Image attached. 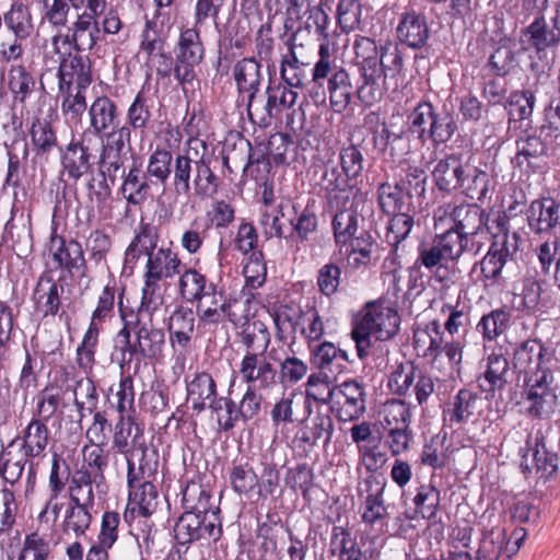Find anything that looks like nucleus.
Masks as SVG:
<instances>
[{"label":"nucleus","mask_w":560,"mask_h":560,"mask_svg":"<svg viewBox=\"0 0 560 560\" xmlns=\"http://www.w3.org/2000/svg\"><path fill=\"white\" fill-rule=\"evenodd\" d=\"M404 175L397 182L405 195L409 198L421 197L427 188V174L420 165H413L409 162L401 163Z\"/></svg>","instance_id":"56"},{"label":"nucleus","mask_w":560,"mask_h":560,"mask_svg":"<svg viewBox=\"0 0 560 560\" xmlns=\"http://www.w3.org/2000/svg\"><path fill=\"white\" fill-rule=\"evenodd\" d=\"M241 343L247 351L266 353L271 336L265 323L261 320H252L245 324L238 334Z\"/></svg>","instance_id":"50"},{"label":"nucleus","mask_w":560,"mask_h":560,"mask_svg":"<svg viewBox=\"0 0 560 560\" xmlns=\"http://www.w3.org/2000/svg\"><path fill=\"white\" fill-rule=\"evenodd\" d=\"M304 46L296 44L295 39L289 43V49L282 56L280 77L291 88H304L311 78L310 60L304 56Z\"/></svg>","instance_id":"22"},{"label":"nucleus","mask_w":560,"mask_h":560,"mask_svg":"<svg viewBox=\"0 0 560 560\" xmlns=\"http://www.w3.org/2000/svg\"><path fill=\"white\" fill-rule=\"evenodd\" d=\"M160 235L155 225L141 221L125 252V262L135 265L142 255L148 257L143 276L162 280L180 273L182 260L171 247L156 249Z\"/></svg>","instance_id":"2"},{"label":"nucleus","mask_w":560,"mask_h":560,"mask_svg":"<svg viewBox=\"0 0 560 560\" xmlns=\"http://www.w3.org/2000/svg\"><path fill=\"white\" fill-rule=\"evenodd\" d=\"M159 460H149L128 466L127 483L129 499L126 512H138L142 517L150 516L156 506L158 491L153 479L158 472ZM125 518L128 520L127 513Z\"/></svg>","instance_id":"4"},{"label":"nucleus","mask_w":560,"mask_h":560,"mask_svg":"<svg viewBox=\"0 0 560 560\" xmlns=\"http://www.w3.org/2000/svg\"><path fill=\"white\" fill-rule=\"evenodd\" d=\"M292 341L287 349L271 348L268 352L270 360L279 362V378L282 384H296L305 377L308 371L306 362L295 355Z\"/></svg>","instance_id":"27"},{"label":"nucleus","mask_w":560,"mask_h":560,"mask_svg":"<svg viewBox=\"0 0 560 560\" xmlns=\"http://www.w3.org/2000/svg\"><path fill=\"white\" fill-rule=\"evenodd\" d=\"M296 325L300 327V332L308 347H312L314 342H318L325 335L324 320L315 307L300 311Z\"/></svg>","instance_id":"60"},{"label":"nucleus","mask_w":560,"mask_h":560,"mask_svg":"<svg viewBox=\"0 0 560 560\" xmlns=\"http://www.w3.org/2000/svg\"><path fill=\"white\" fill-rule=\"evenodd\" d=\"M329 551L330 555L337 556L338 560H366L357 539L342 526L332 528Z\"/></svg>","instance_id":"43"},{"label":"nucleus","mask_w":560,"mask_h":560,"mask_svg":"<svg viewBox=\"0 0 560 560\" xmlns=\"http://www.w3.org/2000/svg\"><path fill=\"white\" fill-rule=\"evenodd\" d=\"M504 539V530L499 532L495 538L493 535L486 536L477 551V559H498L502 552H505L510 558L520 550V545H513L510 540L506 541L504 547H502L501 545L503 544Z\"/></svg>","instance_id":"63"},{"label":"nucleus","mask_w":560,"mask_h":560,"mask_svg":"<svg viewBox=\"0 0 560 560\" xmlns=\"http://www.w3.org/2000/svg\"><path fill=\"white\" fill-rule=\"evenodd\" d=\"M61 96V113L67 122H79L83 113L89 109L86 104V89L62 86L59 89Z\"/></svg>","instance_id":"49"},{"label":"nucleus","mask_w":560,"mask_h":560,"mask_svg":"<svg viewBox=\"0 0 560 560\" xmlns=\"http://www.w3.org/2000/svg\"><path fill=\"white\" fill-rule=\"evenodd\" d=\"M457 244V238L452 236L451 231L438 233L430 244L419 246L416 264L428 270L446 267L450 261L458 259L459 246Z\"/></svg>","instance_id":"16"},{"label":"nucleus","mask_w":560,"mask_h":560,"mask_svg":"<svg viewBox=\"0 0 560 560\" xmlns=\"http://www.w3.org/2000/svg\"><path fill=\"white\" fill-rule=\"evenodd\" d=\"M446 434L443 436L434 435L428 443L424 444L421 452V463L424 466H430L433 469H443L447 466L450 457L447 454L448 447L445 446Z\"/></svg>","instance_id":"61"},{"label":"nucleus","mask_w":560,"mask_h":560,"mask_svg":"<svg viewBox=\"0 0 560 560\" xmlns=\"http://www.w3.org/2000/svg\"><path fill=\"white\" fill-rule=\"evenodd\" d=\"M173 154L166 148H156L149 156L145 173L149 178L165 184L174 167Z\"/></svg>","instance_id":"57"},{"label":"nucleus","mask_w":560,"mask_h":560,"mask_svg":"<svg viewBox=\"0 0 560 560\" xmlns=\"http://www.w3.org/2000/svg\"><path fill=\"white\" fill-rule=\"evenodd\" d=\"M444 332L439 320L434 319L424 326H419L413 330V347L418 353L427 359L436 361L442 354V345L444 343Z\"/></svg>","instance_id":"29"},{"label":"nucleus","mask_w":560,"mask_h":560,"mask_svg":"<svg viewBox=\"0 0 560 560\" xmlns=\"http://www.w3.org/2000/svg\"><path fill=\"white\" fill-rule=\"evenodd\" d=\"M104 445L90 444L82 448L83 465L80 469H85L95 480L104 481V471L108 465L109 451L104 450Z\"/></svg>","instance_id":"58"},{"label":"nucleus","mask_w":560,"mask_h":560,"mask_svg":"<svg viewBox=\"0 0 560 560\" xmlns=\"http://www.w3.org/2000/svg\"><path fill=\"white\" fill-rule=\"evenodd\" d=\"M196 304V314L199 324L203 327L219 325L229 318L230 322L235 320L232 313V299H230L223 290L210 282L209 290L203 296L199 298Z\"/></svg>","instance_id":"15"},{"label":"nucleus","mask_w":560,"mask_h":560,"mask_svg":"<svg viewBox=\"0 0 560 560\" xmlns=\"http://www.w3.org/2000/svg\"><path fill=\"white\" fill-rule=\"evenodd\" d=\"M480 397L477 393L462 388L455 395L451 407L444 410V421L451 427L467 423L476 417L479 408Z\"/></svg>","instance_id":"33"},{"label":"nucleus","mask_w":560,"mask_h":560,"mask_svg":"<svg viewBox=\"0 0 560 560\" xmlns=\"http://www.w3.org/2000/svg\"><path fill=\"white\" fill-rule=\"evenodd\" d=\"M122 176L121 192L126 201L133 206L142 205L150 197L152 180L136 165Z\"/></svg>","instance_id":"38"},{"label":"nucleus","mask_w":560,"mask_h":560,"mask_svg":"<svg viewBox=\"0 0 560 560\" xmlns=\"http://www.w3.org/2000/svg\"><path fill=\"white\" fill-rule=\"evenodd\" d=\"M399 324L400 317L395 308L377 302L368 303L351 331L358 357H368L371 336L377 340H389L398 332Z\"/></svg>","instance_id":"3"},{"label":"nucleus","mask_w":560,"mask_h":560,"mask_svg":"<svg viewBox=\"0 0 560 560\" xmlns=\"http://www.w3.org/2000/svg\"><path fill=\"white\" fill-rule=\"evenodd\" d=\"M382 427L383 429L408 428L411 423L410 405L400 399H389L382 408Z\"/></svg>","instance_id":"53"},{"label":"nucleus","mask_w":560,"mask_h":560,"mask_svg":"<svg viewBox=\"0 0 560 560\" xmlns=\"http://www.w3.org/2000/svg\"><path fill=\"white\" fill-rule=\"evenodd\" d=\"M238 374L247 386L268 389L277 385V371L265 353L247 351L238 364Z\"/></svg>","instance_id":"18"},{"label":"nucleus","mask_w":560,"mask_h":560,"mask_svg":"<svg viewBox=\"0 0 560 560\" xmlns=\"http://www.w3.org/2000/svg\"><path fill=\"white\" fill-rule=\"evenodd\" d=\"M337 406V417L341 421L359 419L365 411V392L355 381L343 382L335 387L334 400Z\"/></svg>","instance_id":"21"},{"label":"nucleus","mask_w":560,"mask_h":560,"mask_svg":"<svg viewBox=\"0 0 560 560\" xmlns=\"http://www.w3.org/2000/svg\"><path fill=\"white\" fill-rule=\"evenodd\" d=\"M50 552L49 541L35 532L25 536L18 560H48Z\"/></svg>","instance_id":"64"},{"label":"nucleus","mask_w":560,"mask_h":560,"mask_svg":"<svg viewBox=\"0 0 560 560\" xmlns=\"http://www.w3.org/2000/svg\"><path fill=\"white\" fill-rule=\"evenodd\" d=\"M63 287L51 278H40L34 290V301L45 316L56 315L60 307V294Z\"/></svg>","instance_id":"44"},{"label":"nucleus","mask_w":560,"mask_h":560,"mask_svg":"<svg viewBox=\"0 0 560 560\" xmlns=\"http://www.w3.org/2000/svg\"><path fill=\"white\" fill-rule=\"evenodd\" d=\"M82 51L62 54L58 68V86L88 89L93 81L92 62Z\"/></svg>","instance_id":"17"},{"label":"nucleus","mask_w":560,"mask_h":560,"mask_svg":"<svg viewBox=\"0 0 560 560\" xmlns=\"http://www.w3.org/2000/svg\"><path fill=\"white\" fill-rule=\"evenodd\" d=\"M103 482L95 480L85 469H77L71 476L68 488L69 503L93 509L95 504L94 486L98 489Z\"/></svg>","instance_id":"35"},{"label":"nucleus","mask_w":560,"mask_h":560,"mask_svg":"<svg viewBox=\"0 0 560 560\" xmlns=\"http://www.w3.org/2000/svg\"><path fill=\"white\" fill-rule=\"evenodd\" d=\"M91 511V508L68 503L61 522L62 533L75 538L85 536L93 521Z\"/></svg>","instance_id":"41"},{"label":"nucleus","mask_w":560,"mask_h":560,"mask_svg":"<svg viewBox=\"0 0 560 560\" xmlns=\"http://www.w3.org/2000/svg\"><path fill=\"white\" fill-rule=\"evenodd\" d=\"M128 325L136 332V350L140 352L141 358L158 359L162 355L165 335L154 325L153 318L130 317Z\"/></svg>","instance_id":"19"},{"label":"nucleus","mask_w":560,"mask_h":560,"mask_svg":"<svg viewBox=\"0 0 560 560\" xmlns=\"http://www.w3.org/2000/svg\"><path fill=\"white\" fill-rule=\"evenodd\" d=\"M463 165L460 159L455 154H450L439 160L432 171V177L436 187L441 191L446 192L458 189Z\"/></svg>","instance_id":"37"},{"label":"nucleus","mask_w":560,"mask_h":560,"mask_svg":"<svg viewBox=\"0 0 560 560\" xmlns=\"http://www.w3.org/2000/svg\"><path fill=\"white\" fill-rule=\"evenodd\" d=\"M164 303V295L161 280L143 276V287L141 290V301L136 314L129 317L153 318Z\"/></svg>","instance_id":"42"},{"label":"nucleus","mask_w":560,"mask_h":560,"mask_svg":"<svg viewBox=\"0 0 560 560\" xmlns=\"http://www.w3.org/2000/svg\"><path fill=\"white\" fill-rule=\"evenodd\" d=\"M293 89L287 83L269 85L266 90V104L261 105L257 101L255 104H247L250 120L261 126L270 125L275 116L295 105L299 94Z\"/></svg>","instance_id":"11"},{"label":"nucleus","mask_w":560,"mask_h":560,"mask_svg":"<svg viewBox=\"0 0 560 560\" xmlns=\"http://www.w3.org/2000/svg\"><path fill=\"white\" fill-rule=\"evenodd\" d=\"M178 290L180 296L189 303H195L203 296L209 290V283L206 276L195 268H188L179 273Z\"/></svg>","instance_id":"52"},{"label":"nucleus","mask_w":560,"mask_h":560,"mask_svg":"<svg viewBox=\"0 0 560 560\" xmlns=\"http://www.w3.org/2000/svg\"><path fill=\"white\" fill-rule=\"evenodd\" d=\"M332 56V71L327 78V91L329 94L330 107L335 113H342L351 103L353 86L349 73L336 65Z\"/></svg>","instance_id":"28"},{"label":"nucleus","mask_w":560,"mask_h":560,"mask_svg":"<svg viewBox=\"0 0 560 560\" xmlns=\"http://www.w3.org/2000/svg\"><path fill=\"white\" fill-rule=\"evenodd\" d=\"M517 153L515 156L518 166L526 164L534 166V160L546 153V145L539 137L524 133L516 141Z\"/></svg>","instance_id":"62"},{"label":"nucleus","mask_w":560,"mask_h":560,"mask_svg":"<svg viewBox=\"0 0 560 560\" xmlns=\"http://www.w3.org/2000/svg\"><path fill=\"white\" fill-rule=\"evenodd\" d=\"M491 184V175L469 163L463 165L458 188L470 199L482 200L487 197Z\"/></svg>","instance_id":"36"},{"label":"nucleus","mask_w":560,"mask_h":560,"mask_svg":"<svg viewBox=\"0 0 560 560\" xmlns=\"http://www.w3.org/2000/svg\"><path fill=\"white\" fill-rule=\"evenodd\" d=\"M415 225L413 217L408 212L393 213L392 219L388 222L385 238L386 242L392 246L390 257H387L384 261V267L392 268L394 279H396V270L400 264L398 259L399 245L408 237Z\"/></svg>","instance_id":"25"},{"label":"nucleus","mask_w":560,"mask_h":560,"mask_svg":"<svg viewBox=\"0 0 560 560\" xmlns=\"http://www.w3.org/2000/svg\"><path fill=\"white\" fill-rule=\"evenodd\" d=\"M508 359L502 354L491 353L487 359L486 371L478 378L479 387L486 393H494L502 389L508 382Z\"/></svg>","instance_id":"40"},{"label":"nucleus","mask_w":560,"mask_h":560,"mask_svg":"<svg viewBox=\"0 0 560 560\" xmlns=\"http://www.w3.org/2000/svg\"><path fill=\"white\" fill-rule=\"evenodd\" d=\"M527 34L529 35L530 45L537 51L556 47L560 43V32L553 25L549 27L542 16L529 24Z\"/></svg>","instance_id":"55"},{"label":"nucleus","mask_w":560,"mask_h":560,"mask_svg":"<svg viewBox=\"0 0 560 560\" xmlns=\"http://www.w3.org/2000/svg\"><path fill=\"white\" fill-rule=\"evenodd\" d=\"M312 352L313 363L320 370H328L334 372V368L339 370L342 368L343 362H348V353L338 349L332 342H322L319 345H312L308 347Z\"/></svg>","instance_id":"51"},{"label":"nucleus","mask_w":560,"mask_h":560,"mask_svg":"<svg viewBox=\"0 0 560 560\" xmlns=\"http://www.w3.org/2000/svg\"><path fill=\"white\" fill-rule=\"evenodd\" d=\"M208 408L215 418L219 429L224 432L231 431L236 422L242 419L238 407L231 397L213 398Z\"/></svg>","instance_id":"54"},{"label":"nucleus","mask_w":560,"mask_h":560,"mask_svg":"<svg viewBox=\"0 0 560 560\" xmlns=\"http://www.w3.org/2000/svg\"><path fill=\"white\" fill-rule=\"evenodd\" d=\"M49 429L46 421L33 418L22 433L24 457H39L49 443Z\"/></svg>","instance_id":"39"},{"label":"nucleus","mask_w":560,"mask_h":560,"mask_svg":"<svg viewBox=\"0 0 560 560\" xmlns=\"http://www.w3.org/2000/svg\"><path fill=\"white\" fill-rule=\"evenodd\" d=\"M112 450L125 456L127 467L159 460L158 451L147 444L143 428L131 416L121 415L115 423Z\"/></svg>","instance_id":"5"},{"label":"nucleus","mask_w":560,"mask_h":560,"mask_svg":"<svg viewBox=\"0 0 560 560\" xmlns=\"http://www.w3.org/2000/svg\"><path fill=\"white\" fill-rule=\"evenodd\" d=\"M175 538L180 545L196 540L217 541L222 534L221 520L218 513L207 516L196 512H184L174 527Z\"/></svg>","instance_id":"10"},{"label":"nucleus","mask_w":560,"mask_h":560,"mask_svg":"<svg viewBox=\"0 0 560 560\" xmlns=\"http://www.w3.org/2000/svg\"><path fill=\"white\" fill-rule=\"evenodd\" d=\"M205 56V47L196 27L185 28L179 34L174 67L175 78L182 82H190L195 78L194 68Z\"/></svg>","instance_id":"12"},{"label":"nucleus","mask_w":560,"mask_h":560,"mask_svg":"<svg viewBox=\"0 0 560 560\" xmlns=\"http://www.w3.org/2000/svg\"><path fill=\"white\" fill-rule=\"evenodd\" d=\"M182 502L185 512L191 511L206 516L210 513L219 514V509L214 508L211 503L210 492L196 481H190L186 485L183 490Z\"/></svg>","instance_id":"46"},{"label":"nucleus","mask_w":560,"mask_h":560,"mask_svg":"<svg viewBox=\"0 0 560 560\" xmlns=\"http://www.w3.org/2000/svg\"><path fill=\"white\" fill-rule=\"evenodd\" d=\"M447 218L452 224L445 231H455L460 235L476 233L488 228V215L477 205L455 206L446 203L439 207L433 215L435 229L443 225V221Z\"/></svg>","instance_id":"9"},{"label":"nucleus","mask_w":560,"mask_h":560,"mask_svg":"<svg viewBox=\"0 0 560 560\" xmlns=\"http://www.w3.org/2000/svg\"><path fill=\"white\" fill-rule=\"evenodd\" d=\"M100 18L78 14L77 20L68 27L67 34L58 33L51 37V44L58 51V45H70L73 50H92L100 40Z\"/></svg>","instance_id":"13"},{"label":"nucleus","mask_w":560,"mask_h":560,"mask_svg":"<svg viewBox=\"0 0 560 560\" xmlns=\"http://www.w3.org/2000/svg\"><path fill=\"white\" fill-rule=\"evenodd\" d=\"M115 288L106 284L98 296L97 306L94 310L90 325L77 348V364L84 372L92 371L95 364V353L98 345L100 323L110 316L114 311Z\"/></svg>","instance_id":"8"},{"label":"nucleus","mask_w":560,"mask_h":560,"mask_svg":"<svg viewBox=\"0 0 560 560\" xmlns=\"http://www.w3.org/2000/svg\"><path fill=\"white\" fill-rule=\"evenodd\" d=\"M49 252L51 253L54 260L60 267L68 270H79L85 266L81 244L74 240L66 242L65 238L58 236L55 231L50 236Z\"/></svg>","instance_id":"32"},{"label":"nucleus","mask_w":560,"mask_h":560,"mask_svg":"<svg viewBox=\"0 0 560 560\" xmlns=\"http://www.w3.org/2000/svg\"><path fill=\"white\" fill-rule=\"evenodd\" d=\"M363 83L358 88V97L366 105L371 106L381 101L385 94V80L382 69L373 68L361 70Z\"/></svg>","instance_id":"48"},{"label":"nucleus","mask_w":560,"mask_h":560,"mask_svg":"<svg viewBox=\"0 0 560 560\" xmlns=\"http://www.w3.org/2000/svg\"><path fill=\"white\" fill-rule=\"evenodd\" d=\"M206 151V144L199 140H189L188 148L175 155L172 185L176 195L188 196L194 189L196 196L211 197L217 194L219 178L210 167L211 159Z\"/></svg>","instance_id":"1"},{"label":"nucleus","mask_w":560,"mask_h":560,"mask_svg":"<svg viewBox=\"0 0 560 560\" xmlns=\"http://www.w3.org/2000/svg\"><path fill=\"white\" fill-rule=\"evenodd\" d=\"M7 86L12 103L23 107L36 93V79L23 63L12 65L8 70Z\"/></svg>","instance_id":"30"},{"label":"nucleus","mask_w":560,"mask_h":560,"mask_svg":"<svg viewBox=\"0 0 560 560\" xmlns=\"http://www.w3.org/2000/svg\"><path fill=\"white\" fill-rule=\"evenodd\" d=\"M385 488L386 482L374 475L364 479L363 488L359 489V498L361 499L359 513L364 524L373 526L388 517L384 500Z\"/></svg>","instance_id":"14"},{"label":"nucleus","mask_w":560,"mask_h":560,"mask_svg":"<svg viewBox=\"0 0 560 560\" xmlns=\"http://www.w3.org/2000/svg\"><path fill=\"white\" fill-rule=\"evenodd\" d=\"M88 116L90 128L96 136L103 135L120 124L118 106L107 95L94 98L88 109Z\"/></svg>","instance_id":"26"},{"label":"nucleus","mask_w":560,"mask_h":560,"mask_svg":"<svg viewBox=\"0 0 560 560\" xmlns=\"http://www.w3.org/2000/svg\"><path fill=\"white\" fill-rule=\"evenodd\" d=\"M187 401L197 413L203 411L209 402L217 398V383L207 372L195 373L191 380L186 378Z\"/></svg>","instance_id":"31"},{"label":"nucleus","mask_w":560,"mask_h":560,"mask_svg":"<svg viewBox=\"0 0 560 560\" xmlns=\"http://www.w3.org/2000/svg\"><path fill=\"white\" fill-rule=\"evenodd\" d=\"M557 390L552 372L536 373L524 378L520 404L530 417L550 418L558 405Z\"/></svg>","instance_id":"7"},{"label":"nucleus","mask_w":560,"mask_h":560,"mask_svg":"<svg viewBox=\"0 0 560 560\" xmlns=\"http://www.w3.org/2000/svg\"><path fill=\"white\" fill-rule=\"evenodd\" d=\"M3 21L8 30L18 37L28 38L34 32L33 16L28 5L20 0L14 1L4 13Z\"/></svg>","instance_id":"47"},{"label":"nucleus","mask_w":560,"mask_h":560,"mask_svg":"<svg viewBox=\"0 0 560 560\" xmlns=\"http://www.w3.org/2000/svg\"><path fill=\"white\" fill-rule=\"evenodd\" d=\"M195 328V314L191 308L178 306L171 314L168 319V331L172 342L186 347L192 336Z\"/></svg>","instance_id":"45"},{"label":"nucleus","mask_w":560,"mask_h":560,"mask_svg":"<svg viewBox=\"0 0 560 560\" xmlns=\"http://www.w3.org/2000/svg\"><path fill=\"white\" fill-rule=\"evenodd\" d=\"M550 361V353L544 345L537 340H527L523 342L514 353V365L524 378L536 373L551 372L547 368Z\"/></svg>","instance_id":"24"},{"label":"nucleus","mask_w":560,"mask_h":560,"mask_svg":"<svg viewBox=\"0 0 560 560\" xmlns=\"http://www.w3.org/2000/svg\"><path fill=\"white\" fill-rule=\"evenodd\" d=\"M418 371V368L411 361L398 364L388 377L387 386L390 392L398 396L409 395Z\"/></svg>","instance_id":"59"},{"label":"nucleus","mask_w":560,"mask_h":560,"mask_svg":"<svg viewBox=\"0 0 560 560\" xmlns=\"http://www.w3.org/2000/svg\"><path fill=\"white\" fill-rule=\"evenodd\" d=\"M498 232L492 234V243L483 256V258L474 266L472 271L480 267L479 280L486 287L492 285L499 281L503 267L512 258L516 252L515 242L511 241L508 228V218L505 215H498L493 221Z\"/></svg>","instance_id":"6"},{"label":"nucleus","mask_w":560,"mask_h":560,"mask_svg":"<svg viewBox=\"0 0 560 560\" xmlns=\"http://www.w3.org/2000/svg\"><path fill=\"white\" fill-rule=\"evenodd\" d=\"M397 38L400 43L413 49L424 47L430 37V27L424 13L415 9H407L399 16L396 27Z\"/></svg>","instance_id":"20"},{"label":"nucleus","mask_w":560,"mask_h":560,"mask_svg":"<svg viewBox=\"0 0 560 560\" xmlns=\"http://www.w3.org/2000/svg\"><path fill=\"white\" fill-rule=\"evenodd\" d=\"M233 77L240 93L248 94L247 104L256 103V93L261 82L260 65L254 58H244L237 61L233 68Z\"/></svg>","instance_id":"34"},{"label":"nucleus","mask_w":560,"mask_h":560,"mask_svg":"<svg viewBox=\"0 0 560 560\" xmlns=\"http://www.w3.org/2000/svg\"><path fill=\"white\" fill-rule=\"evenodd\" d=\"M332 71V54L327 43H320L318 47V60L311 69V78L305 83L304 88L307 91L308 97L315 105H323L327 98V88L325 83L329 73Z\"/></svg>","instance_id":"23"}]
</instances>
